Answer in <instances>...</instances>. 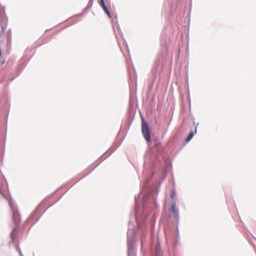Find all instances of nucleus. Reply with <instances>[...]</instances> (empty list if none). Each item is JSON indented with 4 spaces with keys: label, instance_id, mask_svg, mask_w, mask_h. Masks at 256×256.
<instances>
[{
    "label": "nucleus",
    "instance_id": "obj_1",
    "mask_svg": "<svg viewBox=\"0 0 256 256\" xmlns=\"http://www.w3.org/2000/svg\"><path fill=\"white\" fill-rule=\"evenodd\" d=\"M134 225L130 221L128 231V256H136V252L134 249Z\"/></svg>",
    "mask_w": 256,
    "mask_h": 256
},
{
    "label": "nucleus",
    "instance_id": "obj_2",
    "mask_svg": "<svg viewBox=\"0 0 256 256\" xmlns=\"http://www.w3.org/2000/svg\"><path fill=\"white\" fill-rule=\"evenodd\" d=\"M10 206L12 212V220L14 222L15 224V228L13 229L10 233V237L12 240H14L16 238V230L19 227V224L20 222V216L18 212L13 208L11 204H10Z\"/></svg>",
    "mask_w": 256,
    "mask_h": 256
},
{
    "label": "nucleus",
    "instance_id": "obj_3",
    "mask_svg": "<svg viewBox=\"0 0 256 256\" xmlns=\"http://www.w3.org/2000/svg\"><path fill=\"white\" fill-rule=\"evenodd\" d=\"M142 132L143 134V136L146 141L148 142H151V136L150 133V130L149 128V126L148 122L144 120V118L142 117Z\"/></svg>",
    "mask_w": 256,
    "mask_h": 256
},
{
    "label": "nucleus",
    "instance_id": "obj_4",
    "mask_svg": "<svg viewBox=\"0 0 256 256\" xmlns=\"http://www.w3.org/2000/svg\"><path fill=\"white\" fill-rule=\"evenodd\" d=\"M172 206L170 207V212L174 215V218L176 220V227L177 232H178V225L180 222V214L179 212L176 209V200H172L171 201Z\"/></svg>",
    "mask_w": 256,
    "mask_h": 256
},
{
    "label": "nucleus",
    "instance_id": "obj_5",
    "mask_svg": "<svg viewBox=\"0 0 256 256\" xmlns=\"http://www.w3.org/2000/svg\"><path fill=\"white\" fill-rule=\"evenodd\" d=\"M160 60L157 59L154 63V65L152 68V83H154L156 81V78L159 72V68H160Z\"/></svg>",
    "mask_w": 256,
    "mask_h": 256
},
{
    "label": "nucleus",
    "instance_id": "obj_6",
    "mask_svg": "<svg viewBox=\"0 0 256 256\" xmlns=\"http://www.w3.org/2000/svg\"><path fill=\"white\" fill-rule=\"evenodd\" d=\"M140 198H140V194H139L137 196H136L135 197L136 208V214H135V218H136V220L138 225L140 227L141 226L140 225L142 224V223L144 222V220H143L142 222L141 223V222H140L138 216V208L140 207Z\"/></svg>",
    "mask_w": 256,
    "mask_h": 256
},
{
    "label": "nucleus",
    "instance_id": "obj_7",
    "mask_svg": "<svg viewBox=\"0 0 256 256\" xmlns=\"http://www.w3.org/2000/svg\"><path fill=\"white\" fill-rule=\"evenodd\" d=\"M100 4L101 6V7L103 8V10H104V12L107 14V15L108 16V18H110L112 19V26H113V28H114V31L116 32L115 26L116 25V22H114V20L112 18V15L110 14V12L109 11L108 8H107V6H106V5L105 4L104 0H100Z\"/></svg>",
    "mask_w": 256,
    "mask_h": 256
},
{
    "label": "nucleus",
    "instance_id": "obj_8",
    "mask_svg": "<svg viewBox=\"0 0 256 256\" xmlns=\"http://www.w3.org/2000/svg\"><path fill=\"white\" fill-rule=\"evenodd\" d=\"M150 161L151 162L152 167L153 169L156 170L160 168V160L157 156H152L150 158Z\"/></svg>",
    "mask_w": 256,
    "mask_h": 256
},
{
    "label": "nucleus",
    "instance_id": "obj_9",
    "mask_svg": "<svg viewBox=\"0 0 256 256\" xmlns=\"http://www.w3.org/2000/svg\"><path fill=\"white\" fill-rule=\"evenodd\" d=\"M192 119L194 120V118H193ZM194 125L195 126L194 131H194L192 130L188 134V136L186 138V142H190L192 139L194 134L197 133V128L199 125V122H198L197 124H196L195 121H194Z\"/></svg>",
    "mask_w": 256,
    "mask_h": 256
},
{
    "label": "nucleus",
    "instance_id": "obj_10",
    "mask_svg": "<svg viewBox=\"0 0 256 256\" xmlns=\"http://www.w3.org/2000/svg\"><path fill=\"white\" fill-rule=\"evenodd\" d=\"M5 16H6L5 11H4V10L0 12V27H1V32H0V34H2L4 32L5 30H6V26H4L2 23L3 21H4V20L5 19Z\"/></svg>",
    "mask_w": 256,
    "mask_h": 256
},
{
    "label": "nucleus",
    "instance_id": "obj_11",
    "mask_svg": "<svg viewBox=\"0 0 256 256\" xmlns=\"http://www.w3.org/2000/svg\"><path fill=\"white\" fill-rule=\"evenodd\" d=\"M154 256H163V254L161 250L160 242H157L155 246L154 250Z\"/></svg>",
    "mask_w": 256,
    "mask_h": 256
},
{
    "label": "nucleus",
    "instance_id": "obj_12",
    "mask_svg": "<svg viewBox=\"0 0 256 256\" xmlns=\"http://www.w3.org/2000/svg\"><path fill=\"white\" fill-rule=\"evenodd\" d=\"M154 148L158 153H160L163 150V146H161V142L158 140H153Z\"/></svg>",
    "mask_w": 256,
    "mask_h": 256
},
{
    "label": "nucleus",
    "instance_id": "obj_13",
    "mask_svg": "<svg viewBox=\"0 0 256 256\" xmlns=\"http://www.w3.org/2000/svg\"><path fill=\"white\" fill-rule=\"evenodd\" d=\"M119 144H114V145L110 148L108 151L104 154L106 158L109 156L120 146Z\"/></svg>",
    "mask_w": 256,
    "mask_h": 256
},
{
    "label": "nucleus",
    "instance_id": "obj_14",
    "mask_svg": "<svg viewBox=\"0 0 256 256\" xmlns=\"http://www.w3.org/2000/svg\"><path fill=\"white\" fill-rule=\"evenodd\" d=\"M42 203H43V202H42L36 208V209L31 214L30 216L28 218V219H27V220L26 221V222H28L30 220L33 218L34 217L35 214L38 211V209L41 207Z\"/></svg>",
    "mask_w": 256,
    "mask_h": 256
},
{
    "label": "nucleus",
    "instance_id": "obj_15",
    "mask_svg": "<svg viewBox=\"0 0 256 256\" xmlns=\"http://www.w3.org/2000/svg\"><path fill=\"white\" fill-rule=\"evenodd\" d=\"M134 84H134V86H135L136 88V86H137L136 82H137L138 78H137V75L136 74H134ZM132 82L134 83V82H132ZM130 88L131 89V88H132L131 82H130Z\"/></svg>",
    "mask_w": 256,
    "mask_h": 256
},
{
    "label": "nucleus",
    "instance_id": "obj_16",
    "mask_svg": "<svg viewBox=\"0 0 256 256\" xmlns=\"http://www.w3.org/2000/svg\"><path fill=\"white\" fill-rule=\"evenodd\" d=\"M175 194H176V191H175V190H170V197L172 198V200H175L174 199V196H175Z\"/></svg>",
    "mask_w": 256,
    "mask_h": 256
},
{
    "label": "nucleus",
    "instance_id": "obj_17",
    "mask_svg": "<svg viewBox=\"0 0 256 256\" xmlns=\"http://www.w3.org/2000/svg\"><path fill=\"white\" fill-rule=\"evenodd\" d=\"M94 0H89L88 3V8H90L92 6Z\"/></svg>",
    "mask_w": 256,
    "mask_h": 256
},
{
    "label": "nucleus",
    "instance_id": "obj_18",
    "mask_svg": "<svg viewBox=\"0 0 256 256\" xmlns=\"http://www.w3.org/2000/svg\"><path fill=\"white\" fill-rule=\"evenodd\" d=\"M83 15H84V12H82V13H80V14H77L75 15V16H72V17L71 18H72V19H73V18H76V17H80V16H82Z\"/></svg>",
    "mask_w": 256,
    "mask_h": 256
},
{
    "label": "nucleus",
    "instance_id": "obj_19",
    "mask_svg": "<svg viewBox=\"0 0 256 256\" xmlns=\"http://www.w3.org/2000/svg\"><path fill=\"white\" fill-rule=\"evenodd\" d=\"M188 98H189V104H190V106H191V100H190V93H188Z\"/></svg>",
    "mask_w": 256,
    "mask_h": 256
},
{
    "label": "nucleus",
    "instance_id": "obj_20",
    "mask_svg": "<svg viewBox=\"0 0 256 256\" xmlns=\"http://www.w3.org/2000/svg\"><path fill=\"white\" fill-rule=\"evenodd\" d=\"M5 63V60H2L1 62H0V66L3 65Z\"/></svg>",
    "mask_w": 256,
    "mask_h": 256
},
{
    "label": "nucleus",
    "instance_id": "obj_21",
    "mask_svg": "<svg viewBox=\"0 0 256 256\" xmlns=\"http://www.w3.org/2000/svg\"><path fill=\"white\" fill-rule=\"evenodd\" d=\"M148 180H147V181L146 182V184H144V188H147V182H148Z\"/></svg>",
    "mask_w": 256,
    "mask_h": 256
},
{
    "label": "nucleus",
    "instance_id": "obj_22",
    "mask_svg": "<svg viewBox=\"0 0 256 256\" xmlns=\"http://www.w3.org/2000/svg\"><path fill=\"white\" fill-rule=\"evenodd\" d=\"M89 8H88V6L86 7L84 10V12H86L87 10H88Z\"/></svg>",
    "mask_w": 256,
    "mask_h": 256
},
{
    "label": "nucleus",
    "instance_id": "obj_23",
    "mask_svg": "<svg viewBox=\"0 0 256 256\" xmlns=\"http://www.w3.org/2000/svg\"><path fill=\"white\" fill-rule=\"evenodd\" d=\"M54 203L53 204H51L50 206L46 209V210L42 214H44L46 210H47L50 208V207L51 206H52L53 204H54Z\"/></svg>",
    "mask_w": 256,
    "mask_h": 256
},
{
    "label": "nucleus",
    "instance_id": "obj_24",
    "mask_svg": "<svg viewBox=\"0 0 256 256\" xmlns=\"http://www.w3.org/2000/svg\"><path fill=\"white\" fill-rule=\"evenodd\" d=\"M142 246H143V244H144V240L143 238H142Z\"/></svg>",
    "mask_w": 256,
    "mask_h": 256
},
{
    "label": "nucleus",
    "instance_id": "obj_25",
    "mask_svg": "<svg viewBox=\"0 0 256 256\" xmlns=\"http://www.w3.org/2000/svg\"><path fill=\"white\" fill-rule=\"evenodd\" d=\"M8 34H11V30H8Z\"/></svg>",
    "mask_w": 256,
    "mask_h": 256
},
{
    "label": "nucleus",
    "instance_id": "obj_26",
    "mask_svg": "<svg viewBox=\"0 0 256 256\" xmlns=\"http://www.w3.org/2000/svg\"><path fill=\"white\" fill-rule=\"evenodd\" d=\"M39 219H40V218H38L36 220L35 222H34V224H35L36 222H37L38 220H39Z\"/></svg>",
    "mask_w": 256,
    "mask_h": 256
},
{
    "label": "nucleus",
    "instance_id": "obj_27",
    "mask_svg": "<svg viewBox=\"0 0 256 256\" xmlns=\"http://www.w3.org/2000/svg\"><path fill=\"white\" fill-rule=\"evenodd\" d=\"M19 254H20V256H22V252L20 251V252Z\"/></svg>",
    "mask_w": 256,
    "mask_h": 256
},
{
    "label": "nucleus",
    "instance_id": "obj_28",
    "mask_svg": "<svg viewBox=\"0 0 256 256\" xmlns=\"http://www.w3.org/2000/svg\"><path fill=\"white\" fill-rule=\"evenodd\" d=\"M144 190H142V191L141 192H142Z\"/></svg>",
    "mask_w": 256,
    "mask_h": 256
}]
</instances>
